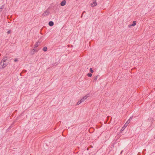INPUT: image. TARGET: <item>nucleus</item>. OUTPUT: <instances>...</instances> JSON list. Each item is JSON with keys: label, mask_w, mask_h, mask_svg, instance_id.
<instances>
[{"label": "nucleus", "mask_w": 155, "mask_h": 155, "mask_svg": "<svg viewBox=\"0 0 155 155\" xmlns=\"http://www.w3.org/2000/svg\"><path fill=\"white\" fill-rule=\"evenodd\" d=\"M66 4V1L65 0H64L62 1L60 5L61 6H64Z\"/></svg>", "instance_id": "obj_5"}, {"label": "nucleus", "mask_w": 155, "mask_h": 155, "mask_svg": "<svg viewBox=\"0 0 155 155\" xmlns=\"http://www.w3.org/2000/svg\"><path fill=\"white\" fill-rule=\"evenodd\" d=\"M9 128H11V126H10L9 127Z\"/></svg>", "instance_id": "obj_25"}, {"label": "nucleus", "mask_w": 155, "mask_h": 155, "mask_svg": "<svg viewBox=\"0 0 155 155\" xmlns=\"http://www.w3.org/2000/svg\"><path fill=\"white\" fill-rule=\"evenodd\" d=\"M90 71L91 72V73H92L93 72H94V71L91 68L90 69Z\"/></svg>", "instance_id": "obj_16"}, {"label": "nucleus", "mask_w": 155, "mask_h": 155, "mask_svg": "<svg viewBox=\"0 0 155 155\" xmlns=\"http://www.w3.org/2000/svg\"><path fill=\"white\" fill-rule=\"evenodd\" d=\"M130 120H128L126 122V123L125 124L124 126L125 127H127V125H128V124L130 122Z\"/></svg>", "instance_id": "obj_11"}, {"label": "nucleus", "mask_w": 155, "mask_h": 155, "mask_svg": "<svg viewBox=\"0 0 155 155\" xmlns=\"http://www.w3.org/2000/svg\"><path fill=\"white\" fill-rule=\"evenodd\" d=\"M18 61V59L17 58H15L14 60V61L15 62H16Z\"/></svg>", "instance_id": "obj_20"}, {"label": "nucleus", "mask_w": 155, "mask_h": 155, "mask_svg": "<svg viewBox=\"0 0 155 155\" xmlns=\"http://www.w3.org/2000/svg\"><path fill=\"white\" fill-rule=\"evenodd\" d=\"M132 117H131L129 119V120H130L131 121V120L132 119Z\"/></svg>", "instance_id": "obj_22"}, {"label": "nucleus", "mask_w": 155, "mask_h": 155, "mask_svg": "<svg viewBox=\"0 0 155 155\" xmlns=\"http://www.w3.org/2000/svg\"><path fill=\"white\" fill-rule=\"evenodd\" d=\"M47 47H45L43 48V50L44 51H47Z\"/></svg>", "instance_id": "obj_12"}, {"label": "nucleus", "mask_w": 155, "mask_h": 155, "mask_svg": "<svg viewBox=\"0 0 155 155\" xmlns=\"http://www.w3.org/2000/svg\"><path fill=\"white\" fill-rule=\"evenodd\" d=\"M4 5H2L1 8H0V12H1L2 11L3 9L4 8Z\"/></svg>", "instance_id": "obj_13"}, {"label": "nucleus", "mask_w": 155, "mask_h": 155, "mask_svg": "<svg viewBox=\"0 0 155 155\" xmlns=\"http://www.w3.org/2000/svg\"><path fill=\"white\" fill-rule=\"evenodd\" d=\"M97 5L96 1V0H93L91 4V6L92 7H94Z\"/></svg>", "instance_id": "obj_1"}, {"label": "nucleus", "mask_w": 155, "mask_h": 155, "mask_svg": "<svg viewBox=\"0 0 155 155\" xmlns=\"http://www.w3.org/2000/svg\"><path fill=\"white\" fill-rule=\"evenodd\" d=\"M132 117H131L129 119V120H130L131 121V120L132 119Z\"/></svg>", "instance_id": "obj_21"}, {"label": "nucleus", "mask_w": 155, "mask_h": 155, "mask_svg": "<svg viewBox=\"0 0 155 155\" xmlns=\"http://www.w3.org/2000/svg\"><path fill=\"white\" fill-rule=\"evenodd\" d=\"M49 25L50 26H53L54 25V23L52 21H50L48 23Z\"/></svg>", "instance_id": "obj_9"}, {"label": "nucleus", "mask_w": 155, "mask_h": 155, "mask_svg": "<svg viewBox=\"0 0 155 155\" xmlns=\"http://www.w3.org/2000/svg\"><path fill=\"white\" fill-rule=\"evenodd\" d=\"M87 75L89 77H91L92 75V74L91 73H88L87 74Z\"/></svg>", "instance_id": "obj_14"}, {"label": "nucleus", "mask_w": 155, "mask_h": 155, "mask_svg": "<svg viewBox=\"0 0 155 155\" xmlns=\"http://www.w3.org/2000/svg\"><path fill=\"white\" fill-rule=\"evenodd\" d=\"M84 101H85V100H84V99L83 98L82 99H81L80 100V101H81V103L84 102Z\"/></svg>", "instance_id": "obj_19"}, {"label": "nucleus", "mask_w": 155, "mask_h": 155, "mask_svg": "<svg viewBox=\"0 0 155 155\" xmlns=\"http://www.w3.org/2000/svg\"><path fill=\"white\" fill-rule=\"evenodd\" d=\"M7 57H5L4 58H3V59H2V61H1L0 63V64H2V62H5L7 60Z\"/></svg>", "instance_id": "obj_3"}, {"label": "nucleus", "mask_w": 155, "mask_h": 155, "mask_svg": "<svg viewBox=\"0 0 155 155\" xmlns=\"http://www.w3.org/2000/svg\"><path fill=\"white\" fill-rule=\"evenodd\" d=\"M123 152V151H122L121 152V153H122V152Z\"/></svg>", "instance_id": "obj_24"}, {"label": "nucleus", "mask_w": 155, "mask_h": 155, "mask_svg": "<svg viewBox=\"0 0 155 155\" xmlns=\"http://www.w3.org/2000/svg\"><path fill=\"white\" fill-rule=\"evenodd\" d=\"M40 42L39 41L36 43L34 45L35 46V48H37L40 45Z\"/></svg>", "instance_id": "obj_8"}, {"label": "nucleus", "mask_w": 155, "mask_h": 155, "mask_svg": "<svg viewBox=\"0 0 155 155\" xmlns=\"http://www.w3.org/2000/svg\"><path fill=\"white\" fill-rule=\"evenodd\" d=\"M11 33V31L10 30H9V31H7V33L8 34H9Z\"/></svg>", "instance_id": "obj_23"}, {"label": "nucleus", "mask_w": 155, "mask_h": 155, "mask_svg": "<svg viewBox=\"0 0 155 155\" xmlns=\"http://www.w3.org/2000/svg\"><path fill=\"white\" fill-rule=\"evenodd\" d=\"M126 127H125L124 126L122 127V129H121V131H123L124 129V128Z\"/></svg>", "instance_id": "obj_18"}, {"label": "nucleus", "mask_w": 155, "mask_h": 155, "mask_svg": "<svg viewBox=\"0 0 155 155\" xmlns=\"http://www.w3.org/2000/svg\"><path fill=\"white\" fill-rule=\"evenodd\" d=\"M97 76H95L94 78V81H96L97 79Z\"/></svg>", "instance_id": "obj_15"}, {"label": "nucleus", "mask_w": 155, "mask_h": 155, "mask_svg": "<svg viewBox=\"0 0 155 155\" xmlns=\"http://www.w3.org/2000/svg\"><path fill=\"white\" fill-rule=\"evenodd\" d=\"M8 64V63H2V64H0V65L2 67V68H5Z\"/></svg>", "instance_id": "obj_4"}, {"label": "nucleus", "mask_w": 155, "mask_h": 155, "mask_svg": "<svg viewBox=\"0 0 155 155\" xmlns=\"http://www.w3.org/2000/svg\"><path fill=\"white\" fill-rule=\"evenodd\" d=\"M136 23L137 22L136 21H134L133 23L132 24L129 25V27H130L131 26H134L136 25Z\"/></svg>", "instance_id": "obj_6"}, {"label": "nucleus", "mask_w": 155, "mask_h": 155, "mask_svg": "<svg viewBox=\"0 0 155 155\" xmlns=\"http://www.w3.org/2000/svg\"><path fill=\"white\" fill-rule=\"evenodd\" d=\"M81 103V101H78L77 102V105H79V104H80Z\"/></svg>", "instance_id": "obj_17"}, {"label": "nucleus", "mask_w": 155, "mask_h": 155, "mask_svg": "<svg viewBox=\"0 0 155 155\" xmlns=\"http://www.w3.org/2000/svg\"><path fill=\"white\" fill-rule=\"evenodd\" d=\"M49 13V11L48 10H46L43 13L42 15L43 16H46L47 15H48Z\"/></svg>", "instance_id": "obj_2"}, {"label": "nucleus", "mask_w": 155, "mask_h": 155, "mask_svg": "<svg viewBox=\"0 0 155 155\" xmlns=\"http://www.w3.org/2000/svg\"><path fill=\"white\" fill-rule=\"evenodd\" d=\"M89 96V94H88L87 95H86L83 98L84 100H86L88 97Z\"/></svg>", "instance_id": "obj_10"}, {"label": "nucleus", "mask_w": 155, "mask_h": 155, "mask_svg": "<svg viewBox=\"0 0 155 155\" xmlns=\"http://www.w3.org/2000/svg\"><path fill=\"white\" fill-rule=\"evenodd\" d=\"M37 48L36 47V48H35V46H34V48L33 49L32 51H31V54H34L35 52H36V51H36V49Z\"/></svg>", "instance_id": "obj_7"}]
</instances>
